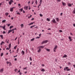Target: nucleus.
<instances>
[{
  "label": "nucleus",
  "mask_w": 75,
  "mask_h": 75,
  "mask_svg": "<svg viewBox=\"0 0 75 75\" xmlns=\"http://www.w3.org/2000/svg\"><path fill=\"white\" fill-rule=\"evenodd\" d=\"M48 41L47 40L43 41L42 42L41 44H45V43H47V42Z\"/></svg>",
  "instance_id": "nucleus-1"
},
{
  "label": "nucleus",
  "mask_w": 75,
  "mask_h": 75,
  "mask_svg": "<svg viewBox=\"0 0 75 75\" xmlns=\"http://www.w3.org/2000/svg\"><path fill=\"white\" fill-rule=\"evenodd\" d=\"M57 48H58V46H57V45L55 46V47L54 49V52H56V51H55V50H57Z\"/></svg>",
  "instance_id": "nucleus-2"
},
{
  "label": "nucleus",
  "mask_w": 75,
  "mask_h": 75,
  "mask_svg": "<svg viewBox=\"0 0 75 75\" xmlns=\"http://www.w3.org/2000/svg\"><path fill=\"white\" fill-rule=\"evenodd\" d=\"M66 69L67 71H71V69H69V67H66Z\"/></svg>",
  "instance_id": "nucleus-3"
},
{
  "label": "nucleus",
  "mask_w": 75,
  "mask_h": 75,
  "mask_svg": "<svg viewBox=\"0 0 75 75\" xmlns=\"http://www.w3.org/2000/svg\"><path fill=\"white\" fill-rule=\"evenodd\" d=\"M44 46H40L38 47V48H40H40H44Z\"/></svg>",
  "instance_id": "nucleus-4"
},
{
  "label": "nucleus",
  "mask_w": 75,
  "mask_h": 75,
  "mask_svg": "<svg viewBox=\"0 0 75 75\" xmlns=\"http://www.w3.org/2000/svg\"><path fill=\"white\" fill-rule=\"evenodd\" d=\"M52 23H57V22H56V21H55V19H54L52 20Z\"/></svg>",
  "instance_id": "nucleus-5"
},
{
  "label": "nucleus",
  "mask_w": 75,
  "mask_h": 75,
  "mask_svg": "<svg viewBox=\"0 0 75 75\" xmlns=\"http://www.w3.org/2000/svg\"><path fill=\"white\" fill-rule=\"evenodd\" d=\"M45 49L47 51H48V52H50V49H48L47 48H45Z\"/></svg>",
  "instance_id": "nucleus-6"
},
{
  "label": "nucleus",
  "mask_w": 75,
  "mask_h": 75,
  "mask_svg": "<svg viewBox=\"0 0 75 75\" xmlns=\"http://www.w3.org/2000/svg\"><path fill=\"white\" fill-rule=\"evenodd\" d=\"M4 30H6V25H4L2 28Z\"/></svg>",
  "instance_id": "nucleus-7"
},
{
  "label": "nucleus",
  "mask_w": 75,
  "mask_h": 75,
  "mask_svg": "<svg viewBox=\"0 0 75 75\" xmlns=\"http://www.w3.org/2000/svg\"><path fill=\"white\" fill-rule=\"evenodd\" d=\"M69 39L70 41H72V39L71 38V36L69 37Z\"/></svg>",
  "instance_id": "nucleus-8"
},
{
  "label": "nucleus",
  "mask_w": 75,
  "mask_h": 75,
  "mask_svg": "<svg viewBox=\"0 0 75 75\" xmlns=\"http://www.w3.org/2000/svg\"><path fill=\"white\" fill-rule=\"evenodd\" d=\"M62 3L63 6H66V3H65L62 2Z\"/></svg>",
  "instance_id": "nucleus-9"
},
{
  "label": "nucleus",
  "mask_w": 75,
  "mask_h": 75,
  "mask_svg": "<svg viewBox=\"0 0 75 75\" xmlns=\"http://www.w3.org/2000/svg\"><path fill=\"white\" fill-rule=\"evenodd\" d=\"M3 71H4L3 68L1 69L0 70V72H3Z\"/></svg>",
  "instance_id": "nucleus-10"
},
{
  "label": "nucleus",
  "mask_w": 75,
  "mask_h": 75,
  "mask_svg": "<svg viewBox=\"0 0 75 75\" xmlns=\"http://www.w3.org/2000/svg\"><path fill=\"white\" fill-rule=\"evenodd\" d=\"M67 55L65 54L64 55L63 57V58H67Z\"/></svg>",
  "instance_id": "nucleus-11"
},
{
  "label": "nucleus",
  "mask_w": 75,
  "mask_h": 75,
  "mask_svg": "<svg viewBox=\"0 0 75 75\" xmlns=\"http://www.w3.org/2000/svg\"><path fill=\"white\" fill-rule=\"evenodd\" d=\"M34 23V22H33L32 23H30V24H28V25H32V24H33Z\"/></svg>",
  "instance_id": "nucleus-12"
},
{
  "label": "nucleus",
  "mask_w": 75,
  "mask_h": 75,
  "mask_svg": "<svg viewBox=\"0 0 75 75\" xmlns=\"http://www.w3.org/2000/svg\"><path fill=\"white\" fill-rule=\"evenodd\" d=\"M22 54L23 55H24V54L25 53V52H24V51L23 50L22 51V52H21Z\"/></svg>",
  "instance_id": "nucleus-13"
},
{
  "label": "nucleus",
  "mask_w": 75,
  "mask_h": 75,
  "mask_svg": "<svg viewBox=\"0 0 75 75\" xmlns=\"http://www.w3.org/2000/svg\"><path fill=\"white\" fill-rule=\"evenodd\" d=\"M68 6H69V7H71V6H72V5H71V3H69L68 4Z\"/></svg>",
  "instance_id": "nucleus-14"
},
{
  "label": "nucleus",
  "mask_w": 75,
  "mask_h": 75,
  "mask_svg": "<svg viewBox=\"0 0 75 75\" xmlns=\"http://www.w3.org/2000/svg\"><path fill=\"white\" fill-rule=\"evenodd\" d=\"M10 11H13V8H12L10 9Z\"/></svg>",
  "instance_id": "nucleus-15"
},
{
  "label": "nucleus",
  "mask_w": 75,
  "mask_h": 75,
  "mask_svg": "<svg viewBox=\"0 0 75 75\" xmlns=\"http://www.w3.org/2000/svg\"><path fill=\"white\" fill-rule=\"evenodd\" d=\"M41 71H42V72H44V71H45V70L44 69H42L41 70Z\"/></svg>",
  "instance_id": "nucleus-16"
},
{
  "label": "nucleus",
  "mask_w": 75,
  "mask_h": 75,
  "mask_svg": "<svg viewBox=\"0 0 75 75\" xmlns=\"http://www.w3.org/2000/svg\"><path fill=\"white\" fill-rule=\"evenodd\" d=\"M11 32H12L11 31V30H9L8 31V34H9L10 33H11Z\"/></svg>",
  "instance_id": "nucleus-17"
},
{
  "label": "nucleus",
  "mask_w": 75,
  "mask_h": 75,
  "mask_svg": "<svg viewBox=\"0 0 75 75\" xmlns=\"http://www.w3.org/2000/svg\"><path fill=\"white\" fill-rule=\"evenodd\" d=\"M56 20L57 21H59V18H56Z\"/></svg>",
  "instance_id": "nucleus-18"
},
{
  "label": "nucleus",
  "mask_w": 75,
  "mask_h": 75,
  "mask_svg": "<svg viewBox=\"0 0 75 75\" xmlns=\"http://www.w3.org/2000/svg\"><path fill=\"white\" fill-rule=\"evenodd\" d=\"M12 3L11 2V0H10V1L9 2V5H11V4Z\"/></svg>",
  "instance_id": "nucleus-19"
},
{
  "label": "nucleus",
  "mask_w": 75,
  "mask_h": 75,
  "mask_svg": "<svg viewBox=\"0 0 75 75\" xmlns=\"http://www.w3.org/2000/svg\"><path fill=\"white\" fill-rule=\"evenodd\" d=\"M38 52H41V49L39 48V50L38 51Z\"/></svg>",
  "instance_id": "nucleus-20"
},
{
  "label": "nucleus",
  "mask_w": 75,
  "mask_h": 75,
  "mask_svg": "<svg viewBox=\"0 0 75 75\" xmlns=\"http://www.w3.org/2000/svg\"><path fill=\"white\" fill-rule=\"evenodd\" d=\"M0 37L2 38V39H3V35H0Z\"/></svg>",
  "instance_id": "nucleus-21"
},
{
  "label": "nucleus",
  "mask_w": 75,
  "mask_h": 75,
  "mask_svg": "<svg viewBox=\"0 0 75 75\" xmlns=\"http://www.w3.org/2000/svg\"><path fill=\"white\" fill-rule=\"evenodd\" d=\"M23 8H21V9H20L19 10L20 11H21V12H22V11H23Z\"/></svg>",
  "instance_id": "nucleus-22"
},
{
  "label": "nucleus",
  "mask_w": 75,
  "mask_h": 75,
  "mask_svg": "<svg viewBox=\"0 0 75 75\" xmlns=\"http://www.w3.org/2000/svg\"><path fill=\"white\" fill-rule=\"evenodd\" d=\"M5 15H6V16H8V13L7 12L6 13H5Z\"/></svg>",
  "instance_id": "nucleus-23"
},
{
  "label": "nucleus",
  "mask_w": 75,
  "mask_h": 75,
  "mask_svg": "<svg viewBox=\"0 0 75 75\" xmlns=\"http://www.w3.org/2000/svg\"><path fill=\"white\" fill-rule=\"evenodd\" d=\"M35 25H33V26H31L30 27V28H33L34 27H35Z\"/></svg>",
  "instance_id": "nucleus-24"
},
{
  "label": "nucleus",
  "mask_w": 75,
  "mask_h": 75,
  "mask_svg": "<svg viewBox=\"0 0 75 75\" xmlns=\"http://www.w3.org/2000/svg\"><path fill=\"white\" fill-rule=\"evenodd\" d=\"M35 40V38H33V39H32L31 40V41H34Z\"/></svg>",
  "instance_id": "nucleus-25"
},
{
  "label": "nucleus",
  "mask_w": 75,
  "mask_h": 75,
  "mask_svg": "<svg viewBox=\"0 0 75 75\" xmlns=\"http://www.w3.org/2000/svg\"><path fill=\"white\" fill-rule=\"evenodd\" d=\"M6 20H4L2 21V23H5V22H6Z\"/></svg>",
  "instance_id": "nucleus-26"
},
{
  "label": "nucleus",
  "mask_w": 75,
  "mask_h": 75,
  "mask_svg": "<svg viewBox=\"0 0 75 75\" xmlns=\"http://www.w3.org/2000/svg\"><path fill=\"white\" fill-rule=\"evenodd\" d=\"M21 25V28H22V27H24V25H23V24H22Z\"/></svg>",
  "instance_id": "nucleus-27"
},
{
  "label": "nucleus",
  "mask_w": 75,
  "mask_h": 75,
  "mask_svg": "<svg viewBox=\"0 0 75 75\" xmlns=\"http://www.w3.org/2000/svg\"><path fill=\"white\" fill-rule=\"evenodd\" d=\"M47 21H50V19H49V18H47Z\"/></svg>",
  "instance_id": "nucleus-28"
},
{
  "label": "nucleus",
  "mask_w": 75,
  "mask_h": 75,
  "mask_svg": "<svg viewBox=\"0 0 75 75\" xmlns=\"http://www.w3.org/2000/svg\"><path fill=\"white\" fill-rule=\"evenodd\" d=\"M9 48H11V44H10L9 45Z\"/></svg>",
  "instance_id": "nucleus-29"
},
{
  "label": "nucleus",
  "mask_w": 75,
  "mask_h": 75,
  "mask_svg": "<svg viewBox=\"0 0 75 75\" xmlns=\"http://www.w3.org/2000/svg\"><path fill=\"white\" fill-rule=\"evenodd\" d=\"M13 26H11L10 27V29H11V28H12L13 27Z\"/></svg>",
  "instance_id": "nucleus-30"
},
{
  "label": "nucleus",
  "mask_w": 75,
  "mask_h": 75,
  "mask_svg": "<svg viewBox=\"0 0 75 75\" xmlns=\"http://www.w3.org/2000/svg\"><path fill=\"white\" fill-rule=\"evenodd\" d=\"M17 47V45H16V46L14 47V49H15V50H16V47Z\"/></svg>",
  "instance_id": "nucleus-31"
},
{
  "label": "nucleus",
  "mask_w": 75,
  "mask_h": 75,
  "mask_svg": "<svg viewBox=\"0 0 75 75\" xmlns=\"http://www.w3.org/2000/svg\"><path fill=\"white\" fill-rule=\"evenodd\" d=\"M31 16H32V15H31L30 16L28 17V18H31Z\"/></svg>",
  "instance_id": "nucleus-32"
},
{
  "label": "nucleus",
  "mask_w": 75,
  "mask_h": 75,
  "mask_svg": "<svg viewBox=\"0 0 75 75\" xmlns=\"http://www.w3.org/2000/svg\"><path fill=\"white\" fill-rule=\"evenodd\" d=\"M3 53H2L1 54V57H2L3 56Z\"/></svg>",
  "instance_id": "nucleus-33"
},
{
  "label": "nucleus",
  "mask_w": 75,
  "mask_h": 75,
  "mask_svg": "<svg viewBox=\"0 0 75 75\" xmlns=\"http://www.w3.org/2000/svg\"><path fill=\"white\" fill-rule=\"evenodd\" d=\"M30 61H32V58H31V57H30Z\"/></svg>",
  "instance_id": "nucleus-34"
},
{
  "label": "nucleus",
  "mask_w": 75,
  "mask_h": 75,
  "mask_svg": "<svg viewBox=\"0 0 75 75\" xmlns=\"http://www.w3.org/2000/svg\"><path fill=\"white\" fill-rule=\"evenodd\" d=\"M59 32H60V33H62V30H59Z\"/></svg>",
  "instance_id": "nucleus-35"
},
{
  "label": "nucleus",
  "mask_w": 75,
  "mask_h": 75,
  "mask_svg": "<svg viewBox=\"0 0 75 75\" xmlns=\"http://www.w3.org/2000/svg\"><path fill=\"white\" fill-rule=\"evenodd\" d=\"M73 14H75V11L74 10L73 11Z\"/></svg>",
  "instance_id": "nucleus-36"
},
{
  "label": "nucleus",
  "mask_w": 75,
  "mask_h": 75,
  "mask_svg": "<svg viewBox=\"0 0 75 75\" xmlns=\"http://www.w3.org/2000/svg\"><path fill=\"white\" fill-rule=\"evenodd\" d=\"M40 17H42V16H43V15H42V14H40Z\"/></svg>",
  "instance_id": "nucleus-37"
},
{
  "label": "nucleus",
  "mask_w": 75,
  "mask_h": 75,
  "mask_svg": "<svg viewBox=\"0 0 75 75\" xmlns=\"http://www.w3.org/2000/svg\"><path fill=\"white\" fill-rule=\"evenodd\" d=\"M26 10H27V9L28 8V6H26Z\"/></svg>",
  "instance_id": "nucleus-38"
},
{
  "label": "nucleus",
  "mask_w": 75,
  "mask_h": 75,
  "mask_svg": "<svg viewBox=\"0 0 75 75\" xmlns=\"http://www.w3.org/2000/svg\"><path fill=\"white\" fill-rule=\"evenodd\" d=\"M36 4H37V0H36V1L35 2Z\"/></svg>",
  "instance_id": "nucleus-39"
},
{
  "label": "nucleus",
  "mask_w": 75,
  "mask_h": 75,
  "mask_svg": "<svg viewBox=\"0 0 75 75\" xmlns=\"http://www.w3.org/2000/svg\"><path fill=\"white\" fill-rule=\"evenodd\" d=\"M17 69H16L14 70V71L15 72H16V71H17Z\"/></svg>",
  "instance_id": "nucleus-40"
},
{
  "label": "nucleus",
  "mask_w": 75,
  "mask_h": 75,
  "mask_svg": "<svg viewBox=\"0 0 75 75\" xmlns=\"http://www.w3.org/2000/svg\"><path fill=\"white\" fill-rule=\"evenodd\" d=\"M10 25H11L10 24H9L7 25H8V27H9V26H10Z\"/></svg>",
  "instance_id": "nucleus-41"
},
{
  "label": "nucleus",
  "mask_w": 75,
  "mask_h": 75,
  "mask_svg": "<svg viewBox=\"0 0 75 75\" xmlns=\"http://www.w3.org/2000/svg\"><path fill=\"white\" fill-rule=\"evenodd\" d=\"M17 14H19V15H20L21 14L20 13H19V12H17Z\"/></svg>",
  "instance_id": "nucleus-42"
},
{
  "label": "nucleus",
  "mask_w": 75,
  "mask_h": 75,
  "mask_svg": "<svg viewBox=\"0 0 75 75\" xmlns=\"http://www.w3.org/2000/svg\"><path fill=\"white\" fill-rule=\"evenodd\" d=\"M40 37H37L35 38L37 39V38H40Z\"/></svg>",
  "instance_id": "nucleus-43"
},
{
  "label": "nucleus",
  "mask_w": 75,
  "mask_h": 75,
  "mask_svg": "<svg viewBox=\"0 0 75 75\" xmlns=\"http://www.w3.org/2000/svg\"><path fill=\"white\" fill-rule=\"evenodd\" d=\"M3 33V34H6V32L4 31Z\"/></svg>",
  "instance_id": "nucleus-44"
},
{
  "label": "nucleus",
  "mask_w": 75,
  "mask_h": 75,
  "mask_svg": "<svg viewBox=\"0 0 75 75\" xmlns=\"http://www.w3.org/2000/svg\"><path fill=\"white\" fill-rule=\"evenodd\" d=\"M39 36H40V37H41V33L39 34Z\"/></svg>",
  "instance_id": "nucleus-45"
},
{
  "label": "nucleus",
  "mask_w": 75,
  "mask_h": 75,
  "mask_svg": "<svg viewBox=\"0 0 75 75\" xmlns=\"http://www.w3.org/2000/svg\"><path fill=\"white\" fill-rule=\"evenodd\" d=\"M14 29H12V30H11V31L12 32V31H14Z\"/></svg>",
  "instance_id": "nucleus-46"
},
{
  "label": "nucleus",
  "mask_w": 75,
  "mask_h": 75,
  "mask_svg": "<svg viewBox=\"0 0 75 75\" xmlns=\"http://www.w3.org/2000/svg\"><path fill=\"white\" fill-rule=\"evenodd\" d=\"M62 14H63V13H60V16H62Z\"/></svg>",
  "instance_id": "nucleus-47"
},
{
  "label": "nucleus",
  "mask_w": 75,
  "mask_h": 75,
  "mask_svg": "<svg viewBox=\"0 0 75 75\" xmlns=\"http://www.w3.org/2000/svg\"><path fill=\"white\" fill-rule=\"evenodd\" d=\"M17 57V55H16V56H13V57Z\"/></svg>",
  "instance_id": "nucleus-48"
},
{
  "label": "nucleus",
  "mask_w": 75,
  "mask_h": 75,
  "mask_svg": "<svg viewBox=\"0 0 75 75\" xmlns=\"http://www.w3.org/2000/svg\"><path fill=\"white\" fill-rule=\"evenodd\" d=\"M20 5H21V4H18V7H20Z\"/></svg>",
  "instance_id": "nucleus-49"
},
{
  "label": "nucleus",
  "mask_w": 75,
  "mask_h": 75,
  "mask_svg": "<svg viewBox=\"0 0 75 75\" xmlns=\"http://www.w3.org/2000/svg\"><path fill=\"white\" fill-rule=\"evenodd\" d=\"M7 64H8L10 63V62H7Z\"/></svg>",
  "instance_id": "nucleus-50"
},
{
  "label": "nucleus",
  "mask_w": 75,
  "mask_h": 75,
  "mask_svg": "<svg viewBox=\"0 0 75 75\" xmlns=\"http://www.w3.org/2000/svg\"><path fill=\"white\" fill-rule=\"evenodd\" d=\"M11 3H13L14 1H13L12 0H11Z\"/></svg>",
  "instance_id": "nucleus-51"
},
{
  "label": "nucleus",
  "mask_w": 75,
  "mask_h": 75,
  "mask_svg": "<svg viewBox=\"0 0 75 75\" xmlns=\"http://www.w3.org/2000/svg\"><path fill=\"white\" fill-rule=\"evenodd\" d=\"M34 4V1H33L32 2V4Z\"/></svg>",
  "instance_id": "nucleus-52"
},
{
  "label": "nucleus",
  "mask_w": 75,
  "mask_h": 75,
  "mask_svg": "<svg viewBox=\"0 0 75 75\" xmlns=\"http://www.w3.org/2000/svg\"><path fill=\"white\" fill-rule=\"evenodd\" d=\"M14 60H15V61H17V58H15L14 59Z\"/></svg>",
  "instance_id": "nucleus-53"
},
{
  "label": "nucleus",
  "mask_w": 75,
  "mask_h": 75,
  "mask_svg": "<svg viewBox=\"0 0 75 75\" xmlns=\"http://www.w3.org/2000/svg\"><path fill=\"white\" fill-rule=\"evenodd\" d=\"M57 1H59V2H60V1H61V0H57Z\"/></svg>",
  "instance_id": "nucleus-54"
},
{
  "label": "nucleus",
  "mask_w": 75,
  "mask_h": 75,
  "mask_svg": "<svg viewBox=\"0 0 75 75\" xmlns=\"http://www.w3.org/2000/svg\"><path fill=\"white\" fill-rule=\"evenodd\" d=\"M68 65H71V63L69 62L68 63Z\"/></svg>",
  "instance_id": "nucleus-55"
},
{
  "label": "nucleus",
  "mask_w": 75,
  "mask_h": 75,
  "mask_svg": "<svg viewBox=\"0 0 75 75\" xmlns=\"http://www.w3.org/2000/svg\"><path fill=\"white\" fill-rule=\"evenodd\" d=\"M22 74V73H21V72H20V73L19 74V75H21Z\"/></svg>",
  "instance_id": "nucleus-56"
},
{
  "label": "nucleus",
  "mask_w": 75,
  "mask_h": 75,
  "mask_svg": "<svg viewBox=\"0 0 75 75\" xmlns=\"http://www.w3.org/2000/svg\"><path fill=\"white\" fill-rule=\"evenodd\" d=\"M55 61L56 62H57V59H55Z\"/></svg>",
  "instance_id": "nucleus-57"
},
{
  "label": "nucleus",
  "mask_w": 75,
  "mask_h": 75,
  "mask_svg": "<svg viewBox=\"0 0 75 75\" xmlns=\"http://www.w3.org/2000/svg\"><path fill=\"white\" fill-rule=\"evenodd\" d=\"M0 27H1V28H3V27L2 26H0Z\"/></svg>",
  "instance_id": "nucleus-58"
},
{
  "label": "nucleus",
  "mask_w": 75,
  "mask_h": 75,
  "mask_svg": "<svg viewBox=\"0 0 75 75\" xmlns=\"http://www.w3.org/2000/svg\"><path fill=\"white\" fill-rule=\"evenodd\" d=\"M2 44H4V42L2 41Z\"/></svg>",
  "instance_id": "nucleus-59"
},
{
  "label": "nucleus",
  "mask_w": 75,
  "mask_h": 75,
  "mask_svg": "<svg viewBox=\"0 0 75 75\" xmlns=\"http://www.w3.org/2000/svg\"><path fill=\"white\" fill-rule=\"evenodd\" d=\"M42 66L43 67H44V66H45V65H44V64H42Z\"/></svg>",
  "instance_id": "nucleus-60"
},
{
  "label": "nucleus",
  "mask_w": 75,
  "mask_h": 75,
  "mask_svg": "<svg viewBox=\"0 0 75 75\" xmlns=\"http://www.w3.org/2000/svg\"><path fill=\"white\" fill-rule=\"evenodd\" d=\"M9 64H9V66H11V63L10 62V63H9Z\"/></svg>",
  "instance_id": "nucleus-61"
},
{
  "label": "nucleus",
  "mask_w": 75,
  "mask_h": 75,
  "mask_svg": "<svg viewBox=\"0 0 75 75\" xmlns=\"http://www.w3.org/2000/svg\"><path fill=\"white\" fill-rule=\"evenodd\" d=\"M23 13H25V12L24 10H23Z\"/></svg>",
  "instance_id": "nucleus-62"
},
{
  "label": "nucleus",
  "mask_w": 75,
  "mask_h": 75,
  "mask_svg": "<svg viewBox=\"0 0 75 75\" xmlns=\"http://www.w3.org/2000/svg\"><path fill=\"white\" fill-rule=\"evenodd\" d=\"M18 72H20V70H19L18 71Z\"/></svg>",
  "instance_id": "nucleus-63"
},
{
  "label": "nucleus",
  "mask_w": 75,
  "mask_h": 75,
  "mask_svg": "<svg viewBox=\"0 0 75 75\" xmlns=\"http://www.w3.org/2000/svg\"><path fill=\"white\" fill-rule=\"evenodd\" d=\"M73 26H74V27H75V24H73Z\"/></svg>",
  "instance_id": "nucleus-64"
}]
</instances>
